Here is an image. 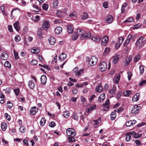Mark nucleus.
<instances>
[{
	"label": "nucleus",
	"instance_id": "obj_1",
	"mask_svg": "<svg viewBox=\"0 0 146 146\" xmlns=\"http://www.w3.org/2000/svg\"><path fill=\"white\" fill-rule=\"evenodd\" d=\"M77 32L81 35L80 38L82 39H86L90 37V33H87L83 29H78Z\"/></svg>",
	"mask_w": 146,
	"mask_h": 146
},
{
	"label": "nucleus",
	"instance_id": "obj_2",
	"mask_svg": "<svg viewBox=\"0 0 146 146\" xmlns=\"http://www.w3.org/2000/svg\"><path fill=\"white\" fill-rule=\"evenodd\" d=\"M144 37L142 36H140L136 42L135 44L136 46L139 48L142 47L144 44L146 43V40H144Z\"/></svg>",
	"mask_w": 146,
	"mask_h": 146
},
{
	"label": "nucleus",
	"instance_id": "obj_3",
	"mask_svg": "<svg viewBox=\"0 0 146 146\" xmlns=\"http://www.w3.org/2000/svg\"><path fill=\"white\" fill-rule=\"evenodd\" d=\"M141 108V107L140 106H139L135 105L133 106L132 108L131 111V113H132L136 114L139 112V110Z\"/></svg>",
	"mask_w": 146,
	"mask_h": 146
},
{
	"label": "nucleus",
	"instance_id": "obj_4",
	"mask_svg": "<svg viewBox=\"0 0 146 146\" xmlns=\"http://www.w3.org/2000/svg\"><path fill=\"white\" fill-rule=\"evenodd\" d=\"M66 133L67 135L68 136L72 135L74 137L76 135V133L74 130L71 128H69L66 130Z\"/></svg>",
	"mask_w": 146,
	"mask_h": 146
},
{
	"label": "nucleus",
	"instance_id": "obj_5",
	"mask_svg": "<svg viewBox=\"0 0 146 146\" xmlns=\"http://www.w3.org/2000/svg\"><path fill=\"white\" fill-rule=\"evenodd\" d=\"M107 65L106 63L103 61L99 65V68L101 72H104L106 70Z\"/></svg>",
	"mask_w": 146,
	"mask_h": 146
},
{
	"label": "nucleus",
	"instance_id": "obj_6",
	"mask_svg": "<svg viewBox=\"0 0 146 146\" xmlns=\"http://www.w3.org/2000/svg\"><path fill=\"white\" fill-rule=\"evenodd\" d=\"M97 58L95 56L92 57L88 61L89 64L91 66L95 65L97 62Z\"/></svg>",
	"mask_w": 146,
	"mask_h": 146
},
{
	"label": "nucleus",
	"instance_id": "obj_7",
	"mask_svg": "<svg viewBox=\"0 0 146 146\" xmlns=\"http://www.w3.org/2000/svg\"><path fill=\"white\" fill-rule=\"evenodd\" d=\"M96 108V105H91L86 109V111L88 113L91 112L95 110Z\"/></svg>",
	"mask_w": 146,
	"mask_h": 146
},
{
	"label": "nucleus",
	"instance_id": "obj_8",
	"mask_svg": "<svg viewBox=\"0 0 146 146\" xmlns=\"http://www.w3.org/2000/svg\"><path fill=\"white\" fill-rule=\"evenodd\" d=\"M49 23L48 21H45L43 22L42 27L45 30H47L49 27Z\"/></svg>",
	"mask_w": 146,
	"mask_h": 146
},
{
	"label": "nucleus",
	"instance_id": "obj_9",
	"mask_svg": "<svg viewBox=\"0 0 146 146\" xmlns=\"http://www.w3.org/2000/svg\"><path fill=\"white\" fill-rule=\"evenodd\" d=\"M136 123V121L134 120H129L126 123L125 125L126 126L129 127L130 126L133 125Z\"/></svg>",
	"mask_w": 146,
	"mask_h": 146
},
{
	"label": "nucleus",
	"instance_id": "obj_10",
	"mask_svg": "<svg viewBox=\"0 0 146 146\" xmlns=\"http://www.w3.org/2000/svg\"><path fill=\"white\" fill-rule=\"evenodd\" d=\"M38 111V109L36 107H33L30 110V113L32 115H34Z\"/></svg>",
	"mask_w": 146,
	"mask_h": 146
},
{
	"label": "nucleus",
	"instance_id": "obj_11",
	"mask_svg": "<svg viewBox=\"0 0 146 146\" xmlns=\"http://www.w3.org/2000/svg\"><path fill=\"white\" fill-rule=\"evenodd\" d=\"M68 31L69 34H72L73 32L74 27L71 24L68 25L67 26Z\"/></svg>",
	"mask_w": 146,
	"mask_h": 146
},
{
	"label": "nucleus",
	"instance_id": "obj_12",
	"mask_svg": "<svg viewBox=\"0 0 146 146\" xmlns=\"http://www.w3.org/2000/svg\"><path fill=\"white\" fill-rule=\"evenodd\" d=\"M108 38L107 36H105L102 39V40L101 44L102 45L105 46L108 42Z\"/></svg>",
	"mask_w": 146,
	"mask_h": 146
},
{
	"label": "nucleus",
	"instance_id": "obj_13",
	"mask_svg": "<svg viewBox=\"0 0 146 146\" xmlns=\"http://www.w3.org/2000/svg\"><path fill=\"white\" fill-rule=\"evenodd\" d=\"M46 77L45 75H42L40 78L41 83L43 85L45 84L46 81Z\"/></svg>",
	"mask_w": 146,
	"mask_h": 146
},
{
	"label": "nucleus",
	"instance_id": "obj_14",
	"mask_svg": "<svg viewBox=\"0 0 146 146\" xmlns=\"http://www.w3.org/2000/svg\"><path fill=\"white\" fill-rule=\"evenodd\" d=\"M113 19L112 16L111 15H110L107 17L106 21L108 23H111L113 21Z\"/></svg>",
	"mask_w": 146,
	"mask_h": 146
},
{
	"label": "nucleus",
	"instance_id": "obj_15",
	"mask_svg": "<svg viewBox=\"0 0 146 146\" xmlns=\"http://www.w3.org/2000/svg\"><path fill=\"white\" fill-rule=\"evenodd\" d=\"M13 26L14 28L17 31H19L20 29V27L19 22L16 21L13 24Z\"/></svg>",
	"mask_w": 146,
	"mask_h": 146
},
{
	"label": "nucleus",
	"instance_id": "obj_16",
	"mask_svg": "<svg viewBox=\"0 0 146 146\" xmlns=\"http://www.w3.org/2000/svg\"><path fill=\"white\" fill-rule=\"evenodd\" d=\"M105 98V94L102 93L101 94L98 98V101L100 102H102L104 100Z\"/></svg>",
	"mask_w": 146,
	"mask_h": 146
},
{
	"label": "nucleus",
	"instance_id": "obj_17",
	"mask_svg": "<svg viewBox=\"0 0 146 146\" xmlns=\"http://www.w3.org/2000/svg\"><path fill=\"white\" fill-rule=\"evenodd\" d=\"M62 29L60 27H56L54 30L55 33L56 34H60L62 32Z\"/></svg>",
	"mask_w": 146,
	"mask_h": 146
},
{
	"label": "nucleus",
	"instance_id": "obj_18",
	"mask_svg": "<svg viewBox=\"0 0 146 146\" xmlns=\"http://www.w3.org/2000/svg\"><path fill=\"white\" fill-rule=\"evenodd\" d=\"M139 94L138 93L134 95L132 98V100L133 102L137 101L139 99Z\"/></svg>",
	"mask_w": 146,
	"mask_h": 146
},
{
	"label": "nucleus",
	"instance_id": "obj_19",
	"mask_svg": "<svg viewBox=\"0 0 146 146\" xmlns=\"http://www.w3.org/2000/svg\"><path fill=\"white\" fill-rule=\"evenodd\" d=\"M66 55L64 53H62L59 57L60 61H62L66 58Z\"/></svg>",
	"mask_w": 146,
	"mask_h": 146
},
{
	"label": "nucleus",
	"instance_id": "obj_20",
	"mask_svg": "<svg viewBox=\"0 0 146 146\" xmlns=\"http://www.w3.org/2000/svg\"><path fill=\"white\" fill-rule=\"evenodd\" d=\"M132 60V58L130 57H127L125 59V62L124 64L125 66H127L128 65L131 60Z\"/></svg>",
	"mask_w": 146,
	"mask_h": 146
},
{
	"label": "nucleus",
	"instance_id": "obj_21",
	"mask_svg": "<svg viewBox=\"0 0 146 146\" xmlns=\"http://www.w3.org/2000/svg\"><path fill=\"white\" fill-rule=\"evenodd\" d=\"M29 86L30 88L33 89L35 87V85L33 81L31 80L29 82Z\"/></svg>",
	"mask_w": 146,
	"mask_h": 146
},
{
	"label": "nucleus",
	"instance_id": "obj_22",
	"mask_svg": "<svg viewBox=\"0 0 146 146\" xmlns=\"http://www.w3.org/2000/svg\"><path fill=\"white\" fill-rule=\"evenodd\" d=\"M48 41L50 44L52 45H54L56 42V40L54 38L52 37H50L48 39Z\"/></svg>",
	"mask_w": 146,
	"mask_h": 146
},
{
	"label": "nucleus",
	"instance_id": "obj_23",
	"mask_svg": "<svg viewBox=\"0 0 146 146\" xmlns=\"http://www.w3.org/2000/svg\"><path fill=\"white\" fill-rule=\"evenodd\" d=\"M135 37L136 36L135 35L133 36L130 35H129L127 37V38L130 41H131L133 42L135 40Z\"/></svg>",
	"mask_w": 146,
	"mask_h": 146
},
{
	"label": "nucleus",
	"instance_id": "obj_24",
	"mask_svg": "<svg viewBox=\"0 0 146 146\" xmlns=\"http://www.w3.org/2000/svg\"><path fill=\"white\" fill-rule=\"evenodd\" d=\"M77 33V30L76 32L74 33L72 38V40H75L78 38V36L80 35V34L79 33Z\"/></svg>",
	"mask_w": 146,
	"mask_h": 146
},
{
	"label": "nucleus",
	"instance_id": "obj_25",
	"mask_svg": "<svg viewBox=\"0 0 146 146\" xmlns=\"http://www.w3.org/2000/svg\"><path fill=\"white\" fill-rule=\"evenodd\" d=\"M8 55L6 53L4 52L2 53L1 56V59L4 60H7L8 59Z\"/></svg>",
	"mask_w": 146,
	"mask_h": 146
},
{
	"label": "nucleus",
	"instance_id": "obj_26",
	"mask_svg": "<svg viewBox=\"0 0 146 146\" xmlns=\"http://www.w3.org/2000/svg\"><path fill=\"white\" fill-rule=\"evenodd\" d=\"M92 40L95 42H99L101 40V38L99 36H95L92 37Z\"/></svg>",
	"mask_w": 146,
	"mask_h": 146
},
{
	"label": "nucleus",
	"instance_id": "obj_27",
	"mask_svg": "<svg viewBox=\"0 0 146 146\" xmlns=\"http://www.w3.org/2000/svg\"><path fill=\"white\" fill-rule=\"evenodd\" d=\"M116 87L115 86L113 85L112 88L109 91V93L111 94H113L116 91Z\"/></svg>",
	"mask_w": 146,
	"mask_h": 146
},
{
	"label": "nucleus",
	"instance_id": "obj_28",
	"mask_svg": "<svg viewBox=\"0 0 146 146\" xmlns=\"http://www.w3.org/2000/svg\"><path fill=\"white\" fill-rule=\"evenodd\" d=\"M31 52L33 54L37 53L39 52L40 50L38 48L33 47L31 50Z\"/></svg>",
	"mask_w": 146,
	"mask_h": 146
},
{
	"label": "nucleus",
	"instance_id": "obj_29",
	"mask_svg": "<svg viewBox=\"0 0 146 146\" xmlns=\"http://www.w3.org/2000/svg\"><path fill=\"white\" fill-rule=\"evenodd\" d=\"M119 58V56L118 55H116L115 57H113L112 61V63L114 64H116Z\"/></svg>",
	"mask_w": 146,
	"mask_h": 146
},
{
	"label": "nucleus",
	"instance_id": "obj_30",
	"mask_svg": "<svg viewBox=\"0 0 146 146\" xmlns=\"http://www.w3.org/2000/svg\"><path fill=\"white\" fill-rule=\"evenodd\" d=\"M0 10L4 15L5 16H7V13L4 11V6L3 5L0 7Z\"/></svg>",
	"mask_w": 146,
	"mask_h": 146
},
{
	"label": "nucleus",
	"instance_id": "obj_31",
	"mask_svg": "<svg viewBox=\"0 0 146 146\" xmlns=\"http://www.w3.org/2000/svg\"><path fill=\"white\" fill-rule=\"evenodd\" d=\"M77 16V13L76 12L74 11L71 13L69 15L70 18H72L74 19H75Z\"/></svg>",
	"mask_w": 146,
	"mask_h": 146
},
{
	"label": "nucleus",
	"instance_id": "obj_32",
	"mask_svg": "<svg viewBox=\"0 0 146 146\" xmlns=\"http://www.w3.org/2000/svg\"><path fill=\"white\" fill-rule=\"evenodd\" d=\"M88 15L87 13L86 12H84L81 15V19L83 20H85L88 18Z\"/></svg>",
	"mask_w": 146,
	"mask_h": 146
},
{
	"label": "nucleus",
	"instance_id": "obj_33",
	"mask_svg": "<svg viewBox=\"0 0 146 146\" xmlns=\"http://www.w3.org/2000/svg\"><path fill=\"white\" fill-rule=\"evenodd\" d=\"M131 92L129 90H127L123 92V95L125 96L128 97L131 94Z\"/></svg>",
	"mask_w": 146,
	"mask_h": 146
},
{
	"label": "nucleus",
	"instance_id": "obj_34",
	"mask_svg": "<svg viewBox=\"0 0 146 146\" xmlns=\"http://www.w3.org/2000/svg\"><path fill=\"white\" fill-rule=\"evenodd\" d=\"M103 90V88L101 87V84H99L96 87V91L97 92H100Z\"/></svg>",
	"mask_w": 146,
	"mask_h": 146
},
{
	"label": "nucleus",
	"instance_id": "obj_35",
	"mask_svg": "<svg viewBox=\"0 0 146 146\" xmlns=\"http://www.w3.org/2000/svg\"><path fill=\"white\" fill-rule=\"evenodd\" d=\"M58 2L57 0H55L54 1L53 3V7L55 8H57L58 7Z\"/></svg>",
	"mask_w": 146,
	"mask_h": 146
},
{
	"label": "nucleus",
	"instance_id": "obj_36",
	"mask_svg": "<svg viewBox=\"0 0 146 146\" xmlns=\"http://www.w3.org/2000/svg\"><path fill=\"white\" fill-rule=\"evenodd\" d=\"M1 126L3 130L5 131L7 128V125L6 123L3 122L1 124Z\"/></svg>",
	"mask_w": 146,
	"mask_h": 146
},
{
	"label": "nucleus",
	"instance_id": "obj_37",
	"mask_svg": "<svg viewBox=\"0 0 146 146\" xmlns=\"http://www.w3.org/2000/svg\"><path fill=\"white\" fill-rule=\"evenodd\" d=\"M109 103H110V101L109 99H108L106 102H105V104H103V106L105 107H106V108L107 110H108L109 108Z\"/></svg>",
	"mask_w": 146,
	"mask_h": 146
},
{
	"label": "nucleus",
	"instance_id": "obj_38",
	"mask_svg": "<svg viewBox=\"0 0 146 146\" xmlns=\"http://www.w3.org/2000/svg\"><path fill=\"white\" fill-rule=\"evenodd\" d=\"M84 72V70L83 69H80L79 71H78L75 74L76 76H80Z\"/></svg>",
	"mask_w": 146,
	"mask_h": 146
},
{
	"label": "nucleus",
	"instance_id": "obj_39",
	"mask_svg": "<svg viewBox=\"0 0 146 146\" xmlns=\"http://www.w3.org/2000/svg\"><path fill=\"white\" fill-rule=\"evenodd\" d=\"M46 122L45 119L44 117H42L40 121V124L41 126L44 125Z\"/></svg>",
	"mask_w": 146,
	"mask_h": 146
},
{
	"label": "nucleus",
	"instance_id": "obj_40",
	"mask_svg": "<svg viewBox=\"0 0 146 146\" xmlns=\"http://www.w3.org/2000/svg\"><path fill=\"white\" fill-rule=\"evenodd\" d=\"M110 52V49L109 48H106L104 52V56L107 55Z\"/></svg>",
	"mask_w": 146,
	"mask_h": 146
},
{
	"label": "nucleus",
	"instance_id": "obj_41",
	"mask_svg": "<svg viewBox=\"0 0 146 146\" xmlns=\"http://www.w3.org/2000/svg\"><path fill=\"white\" fill-rule=\"evenodd\" d=\"M115 112H112L110 114L111 119V120H113L115 118Z\"/></svg>",
	"mask_w": 146,
	"mask_h": 146
},
{
	"label": "nucleus",
	"instance_id": "obj_42",
	"mask_svg": "<svg viewBox=\"0 0 146 146\" xmlns=\"http://www.w3.org/2000/svg\"><path fill=\"white\" fill-rule=\"evenodd\" d=\"M140 55H138L135 56L134 58V62H136L138 61L140 59Z\"/></svg>",
	"mask_w": 146,
	"mask_h": 146
},
{
	"label": "nucleus",
	"instance_id": "obj_43",
	"mask_svg": "<svg viewBox=\"0 0 146 146\" xmlns=\"http://www.w3.org/2000/svg\"><path fill=\"white\" fill-rule=\"evenodd\" d=\"M48 7V4L44 3L42 6V8L43 9L46 11H47Z\"/></svg>",
	"mask_w": 146,
	"mask_h": 146
},
{
	"label": "nucleus",
	"instance_id": "obj_44",
	"mask_svg": "<svg viewBox=\"0 0 146 146\" xmlns=\"http://www.w3.org/2000/svg\"><path fill=\"white\" fill-rule=\"evenodd\" d=\"M13 52L15 59V60H17L19 58L18 52H16L15 50H13Z\"/></svg>",
	"mask_w": 146,
	"mask_h": 146
},
{
	"label": "nucleus",
	"instance_id": "obj_45",
	"mask_svg": "<svg viewBox=\"0 0 146 146\" xmlns=\"http://www.w3.org/2000/svg\"><path fill=\"white\" fill-rule=\"evenodd\" d=\"M7 106L9 108H11L13 106V104L10 101H8L7 102Z\"/></svg>",
	"mask_w": 146,
	"mask_h": 146
},
{
	"label": "nucleus",
	"instance_id": "obj_46",
	"mask_svg": "<svg viewBox=\"0 0 146 146\" xmlns=\"http://www.w3.org/2000/svg\"><path fill=\"white\" fill-rule=\"evenodd\" d=\"M140 74H142L144 72V68L143 66L140 65L139 66Z\"/></svg>",
	"mask_w": 146,
	"mask_h": 146
},
{
	"label": "nucleus",
	"instance_id": "obj_47",
	"mask_svg": "<svg viewBox=\"0 0 146 146\" xmlns=\"http://www.w3.org/2000/svg\"><path fill=\"white\" fill-rule=\"evenodd\" d=\"M63 115L65 118H67L69 116V111H66L64 112Z\"/></svg>",
	"mask_w": 146,
	"mask_h": 146
},
{
	"label": "nucleus",
	"instance_id": "obj_48",
	"mask_svg": "<svg viewBox=\"0 0 146 146\" xmlns=\"http://www.w3.org/2000/svg\"><path fill=\"white\" fill-rule=\"evenodd\" d=\"M4 66L10 68L11 67V65L9 62L8 61L5 62L4 64Z\"/></svg>",
	"mask_w": 146,
	"mask_h": 146
},
{
	"label": "nucleus",
	"instance_id": "obj_49",
	"mask_svg": "<svg viewBox=\"0 0 146 146\" xmlns=\"http://www.w3.org/2000/svg\"><path fill=\"white\" fill-rule=\"evenodd\" d=\"M133 21V19L132 18H128L127 20L123 22L125 23L126 22H132Z\"/></svg>",
	"mask_w": 146,
	"mask_h": 146
},
{
	"label": "nucleus",
	"instance_id": "obj_50",
	"mask_svg": "<svg viewBox=\"0 0 146 146\" xmlns=\"http://www.w3.org/2000/svg\"><path fill=\"white\" fill-rule=\"evenodd\" d=\"M94 121L95 122V123L94 124V125L99 124L101 121V118H99L97 120H94Z\"/></svg>",
	"mask_w": 146,
	"mask_h": 146
},
{
	"label": "nucleus",
	"instance_id": "obj_51",
	"mask_svg": "<svg viewBox=\"0 0 146 146\" xmlns=\"http://www.w3.org/2000/svg\"><path fill=\"white\" fill-rule=\"evenodd\" d=\"M123 110L124 109L122 108L119 107L118 108V109L115 110V111L118 113H120L122 111H123Z\"/></svg>",
	"mask_w": 146,
	"mask_h": 146
},
{
	"label": "nucleus",
	"instance_id": "obj_52",
	"mask_svg": "<svg viewBox=\"0 0 146 146\" xmlns=\"http://www.w3.org/2000/svg\"><path fill=\"white\" fill-rule=\"evenodd\" d=\"M124 40V38H123L121 37H119L118 38V43L121 44Z\"/></svg>",
	"mask_w": 146,
	"mask_h": 146
},
{
	"label": "nucleus",
	"instance_id": "obj_53",
	"mask_svg": "<svg viewBox=\"0 0 146 146\" xmlns=\"http://www.w3.org/2000/svg\"><path fill=\"white\" fill-rule=\"evenodd\" d=\"M122 93L121 91H119L117 94L116 97L117 99H119L121 97Z\"/></svg>",
	"mask_w": 146,
	"mask_h": 146
},
{
	"label": "nucleus",
	"instance_id": "obj_54",
	"mask_svg": "<svg viewBox=\"0 0 146 146\" xmlns=\"http://www.w3.org/2000/svg\"><path fill=\"white\" fill-rule=\"evenodd\" d=\"M68 139L69 140V141L70 142H74L75 140V139L72 137H69Z\"/></svg>",
	"mask_w": 146,
	"mask_h": 146
},
{
	"label": "nucleus",
	"instance_id": "obj_55",
	"mask_svg": "<svg viewBox=\"0 0 146 146\" xmlns=\"http://www.w3.org/2000/svg\"><path fill=\"white\" fill-rule=\"evenodd\" d=\"M130 41L127 38L125 42L123 44V46L125 47H126L129 42Z\"/></svg>",
	"mask_w": 146,
	"mask_h": 146
},
{
	"label": "nucleus",
	"instance_id": "obj_56",
	"mask_svg": "<svg viewBox=\"0 0 146 146\" xmlns=\"http://www.w3.org/2000/svg\"><path fill=\"white\" fill-rule=\"evenodd\" d=\"M37 61L35 60H31V63L33 65H35L37 64Z\"/></svg>",
	"mask_w": 146,
	"mask_h": 146
},
{
	"label": "nucleus",
	"instance_id": "obj_57",
	"mask_svg": "<svg viewBox=\"0 0 146 146\" xmlns=\"http://www.w3.org/2000/svg\"><path fill=\"white\" fill-rule=\"evenodd\" d=\"M5 115L7 120L8 121L10 120L11 117L9 115H8L7 113H5Z\"/></svg>",
	"mask_w": 146,
	"mask_h": 146
},
{
	"label": "nucleus",
	"instance_id": "obj_58",
	"mask_svg": "<svg viewBox=\"0 0 146 146\" xmlns=\"http://www.w3.org/2000/svg\"><path fill=\"white\" fill-rule=\"evenodd\" d=\"M72 118L76 120H78V118L77 115L76 113H74L73 114Z\"/></svg>",
	"mask_w": 146,
	"mask_h": 146
},
{
	"label": "nucleus",
	"instance_id": "obj_59",
	"mask_svg": "<svg viewBox=\"0 0 146 146\" xmlns=\"http://www.w3.org/2000/svg\"><path fill=\"white\" fill-rule=\"evenodd\" d=\"M56 125L55 123L53 121L50 122L49 124V126L51 127H53Z\"/></svg>",
	"mask_w": 146,
	"mask_h": 146
},
{
	"label": "nucleus",
	"instance_id": "obj_60",
	"mask_svg": "<svg viewBox=\"0 0 146 146\" xmlns=\"http://www.w3.org/2000/svg\"><path fill=\"white\" fill-rule=\"evenodd\" d=\"M146 84V80H143L139 83V86H142L144 84Z\"/></svg>",
	"mask_w": 146,
	"mask_h": 146
},
{
	"label": "nucleus",
	"instance_id": "obj_61",
	"mask_svg": "<svg viewBox=\"0 0 146 146\" xmlns=\"http://www.w3.org/2000/svg\"><path fill=\"white\" fill-rule=\"evenodd\" d=\"M141 136L142 135L141 134H137L136 133L133 137L135 139H137L141 137Z\"/></svg>",
	"mask_w": 146,
	"mask_h": 146
},
{
	"label": "nucleus",
	"instance_id": "obj_62",
	"mask_svg": "<svg viewBox=\"0 0 146 146\" xmlns=\"http://www.w3.org/2000/svg\"><path fill=\"white\" fill-rule=\"evenodd\" d=\"M127 74L128 75V78L129 81H130L131 79V77L132 76V74L130 72H129L127 73Z\"/></svg>",
	"mask_w": 146,
	"mask_h": 146
},
{
	"label": "nucleus",
	"instance_id": "obj_63",
	"mask_svg": "<svg viewBox=\"0 0 146 146\" xmlns=\"http://www.w3.org/2000/svg\"><path fill=\"white\" fill-rule=\"evenodd\" d=\"M14 91L16 96H18L19 95V89H15Z\"/></svg>",
	"mask_w": 146,
	"mask_h": 146
},
{
	"label": "nucleus",
	"instance_id": "obj_64",
	"mask_svg": "<svg viewBox=\"0 0 146 146\" xmlns=\"http://www.w3.org/2000/svg\"><path fill=\"white\" fill-rule=\"evenodd\" d=\"M131 137V135L130 133L127 134V136L125 138L126 141H128L129 140V139Z\"/></svg>",
	"mask_w": 146,
	"mask_h": 146
}]
</instances>
